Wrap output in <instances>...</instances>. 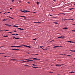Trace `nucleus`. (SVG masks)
Returning a JSON list of instances; mask_svg holds the SVG:
<instances>
[{"mask_svg":"<svg viewBox=\"0 0 75 75\" xmlns=\"http://www.w3.org/2000/svg\"><path fill=\"white\" fill-rule=\"evenodd\" d=\"M12 35H15L14 34H12Z\"/></svg>","mask_w":75,"mask_h":75,"instance_id":"2f4dec72","label":"nucleus"},{"mask_svg":"<svg viewBox=\"0 0 75 75\" xmlns=\"http://www.w3.org/2000/svg\"><path fill=\"white\" fill-rule=\"evenodd\" d=\"M74 72H75V71H71V72H70L69 73H74Z\"/></svg>","mask_w":75,"mask_h":75,"instance_id":"ddd939ff","label":"nucleus"},{"mask_svg":"<svg viewBox=\"0 0 75 75\" xmlns=\"http://www.w3.org/2000/svg\"><path fill=\"white\" fill-rule=\"evenodd\" d=\"M37 60H41V59H37Z\"/></svg>","mask_w":75,"mask_h":75,"instance_id":"37998d69","label":"nucleus"},{"mask_svg":"<svg viewBox=\"0 0 75 75\" xmlns=\"http://www.w3.org/2000/svg\"><path fill=\"white\" fill-rule=\"evenodd\" d=\"M4 20H8V21H9V20H8V19H4Z\"/></svg>","mask_w":75,"mask_h":75,"instance_id":"cd10ccee","label":"nucleus"},{"mask_svg":"<svg viewBox=\"0 0 75 75\" xmlns=\"http://www.w3.org/2000/svg\"><path fill=\"white\" fill-rule=\"evenodd\" d=\"M6 20H3V21H6Z\"/></svg>","mask_w":75,"mask_h":75,"instance_id":"3c124183","label":"nucleus"},{"mask_svg":"<svg viewBox=\"0 0 75 75\" xmlns=\"http://www.w3.org/2000/svg\"><path fill=\"white\" fill-rule=\"evenodd\" d=\"M5 25H7V26H8V25L7 24H5Z\"/></svg>","mask_w":75,"mask_h":75,"instance_id":"f704fd0d","label":"nucleus"},{"mask_svg":"<svg viewBox=\"0 0 75 75\" xmlns=\"http://www.w3.org/2000/svg\"><path fill=\"white\" fill-rule=\"evenodd\" d=\"M33 61V60H31L30 61Z\"/></svg>","mask_w":75,"mask_h":75,"instance_id":"13d9d810","label":"nucleus"},{"mask_svg":"<svg viewBox=\"0 0 75 75\" xmlns=\"http://www.w3.org/2000/svg\"><path fill=\"white\" fill-rule=\"evenodd\" d=\"M7 57V56H4V57Z\"/></svg>","mask_w":75,"mask_h":75,"instance_id":"864d4df0","label":"nucleus"},{"mask_svg":"<svg viewBox=\"0 0 75 75\" xmlns=\"http://www.w3.org/2000/svg\"><path fill=\"white\" fill-rule=\"evenodd\" d=\"M11 47H16V46H11Z\"/></svg>","mask_w":75,"mask_h":75,"instance_id":"f3484780","label":"nucleus"},{"mask_svg":"<svg viewBox=\"0 0 75 75\" xmlns=\"http://www.w3.org/2000/svg\"><path fill=\"white\" fill-rule=\"evenodd\" d=\"M54 40H52V41H50V42H52V41H53Z\"/></svg>","mask_w":75,"mask_h":75,"instance_id":"4d7b16f0","label":"nucleus"},{"mask_svg":"<svg viewBox=\"0 0 75 75\" xmlns=\"http://www.w3.org/2000/svg\"><path fill=\"white\" fill-rule=\"evenodd\" d=\"M15 35H18V34H16Z\"/></svg>","mask_w":75,"mask_h":75,"instance_id":"ea45409f","label":"nucleus"},{"mask_svg":"<svg viewBox=\"0 0 75 75\" xmlns=\"http://www.w3.org/2000/svg\"><path fill=\"white\" fill-rule=\"evenodd\" d=\"M50 16H52V15H50Z\"/></svg>","mask_w":75,"mask_h":75,"instance_id":"052dcab7","label":"nucleus"},{"mask_svg":"<svg viewBox=\"0 0 75 75\" xmlns=\"http://www.w3.org/2000/svg\"><path fill=\"white\" fill-rule=\"evenodd\" d=\"M18 28V29H19V30H24V29H21L18 28Z\"/></svg>","mask_w":75,"mask_h":75,"instance_id":"39448f33","label":"nucleus"},{"mask_svg":"<svg viewBox=\"0 0 75 75\" xmlns=\"http://www.w3.org/2000/svg\"><path fill=\"white\" fill-rule=\"evenodd\" d=\"M8 27H11V25H8Z\"/></svg>","mask_w":75,"mask_h":75,"instance_id":"6ab92c4d","label":"nucleus"},{"mask_svg":"<svg viewBox=\"0 0 75 75\" xmlns=\"http://www.w3.org/2000/svg\"><path fill=\"white\" fill-rule=\"evenodd\" d=\"M36 3H37V4H39V2L38 1L36 2Z\"/></svg>","mask_w":75,"mask_h":75,"instance_id":"c85d7f7f","label":"nucleus"},{"mask_svg":"<svg viewBox=\"0 0 75 75\" xmlns=\"http://www.w3.org/2000/svg\"><path fill=\"white\" fill-rule=\"evenodd\" d=\"M23 62H27V61H23Z\"/></svg>","mask_w":75,"mask_h":75,"instance_id":"473e14b6","label":"nucleus"},{"mask_svg":"<svg viewBox=\"0 0 75 75\" xmlns=\"http://www.w3.org/2000/svg\"><path fill=\"white\" fill-rule=\"evenodd\" d=\"M70 19V20H72L73 21H74V19H71V18H70L69 19Z\"/></svg>","mask_w":75,"mask_h":75,"instance_id":"c756f323","label":"nucleus"},{"mask_svg":"<svg viewBox=\"0 0 75 75\" xmlns=\"http://www.w3.org/2000/svg\"><path fill=\"white\" fill-rule=\"evenodd\" d=\"M23 46H24V47H30V46H28L25 45H24Z\"/></svg>","mask_w":75,"mask_h":75,"instance_id":"9b49d317","label":"nucleus"},{"mask_svg":"<svg viewBox=\"0 0 75 75\" xmlns=\"http://www.w3.org/2000/svg\"><path fill=\"white\" fill-rule=\"evenodd\" d=\"M13 39H19L20 38H15V37H13Z\"/></svg>","mask_w":75,"mask_h":75,"instance_id":"20e7f679","label":"nucleus"},{"mask_svg":"<svg viewBox=\"0 0 75 75\" xmlns=\"http://www.w3.org/2000/svg\"><path fill=\"white\" fill-rule=\"evenodd\" d=\"M3 47V46H2L1 47H0V48H1V47Z\"/></svg>","mask_w":75,"mask_h":75,"instance_id":"09e8293b","label":"nucleus"},{"mask_svg":"<svg viewBox=\"0 0 75 75\" xmlns=\"http://www.w3.org/2000/svg\"><path fill=\"white\" fill-rule=\"evenodd\" d=\"M19 49H12V50H9V51H13V50H19Z\"/></svg>","mask_w":75,"mask_h":75,"instance_id":"f257e3e1","label":"nucleus"},{"mask_svg":"<svg viewBox=\"0 0 75 75\" xmlns=\"http://www.w3.org/2000/svg\"><path fill=\"white\" fill-rule=\"evenodd\" d=\"M67 42H70V43H71V42H71V41H68Z\"/></svg>","mask_w":75,"mask_h":75,"instance_id":"5701e85b","label":"nucleus"},{"mask_svg":"<svg viewBox=\"0 0 75 75\" xmlns=\"http://www.w3.org/2000/svg\"><path fill=\"white\" fill-rule=\"evenodd\" d=\"M10 9H12V8H10Z\"/></svg>","mask_w":75,"mask_h":75,"instance_id":"338daca9","label":"nucleus"},{"mask_svg":"<svg viewBox=\"0 0 75 75\" xmlns=\"http://www.w3.org/2000/svg\"><path fill=\"white\" fill-rule=\"evenodd\" d=\"M37 23H41V22H37Z\"/></svg>","mask_w":75,"mask_h":75,"instance_id":"c03bdc74","label":"nucleus"},{"mask_svg":"<svg viewBox=\"0 0 75 75\" xmlns=\"http://www.w3.org/2000/svg\"><path fill=\"white\" fill-rule=\"evenodd\" d=\"M24 60H26V61H31V60L27 59H23Z\"/></svg>","mask_w":75,"mask_h":75,"instance_id":"7ed1b4c3","label":"nucleus"},{"mask_svg":"<svg viewBox=\"0 0 75 75\" xmlns=\"http://www.w3.org/2000/svg\"><path fill=\"white\" fill-rule=\"evenodd\" d=\"M67 55V56H68V57H71V55Z\"/></svg>","mask_w":75,"mask_h":75,"instance_id":"dca6fc26","label":"nucleus"},{"mask_svg":"<svg viewBox=\"0 0 75 75\" xmlns=\"http://www.w3.org/2000/svg\"><path fill=\"white\" fill-rule=\"evenodd\" d=\"M34 23H37V22H34Z\"/></svg>","mask_w":75,"mask_h":75,"instance_id":"774afa93","label":"nucleus"},{"mask_svg":"<svg viewBox=\"0 0 75 75\" xmlns=\"http://www.w3.org/2000/svg\"><path fill=\"white\" fill-rule=\"evenodd\" d=\"M55 24H58V23L57 22H54Z\"/></svg>","mask_w":75,"mask_h":75,"instance_id":"de8ad7c7","label":"nucleus"},{"mask_svg":"<svg viewBox=\"0 0 75 75\" xmlns=\"http://www.w3.org/2000/svg\"><path fill=\"white\" fill-rule=\"evenodd\" d=\"M66 20H70V19H66Z\"/></svg>","mask_w":75,"mask_h":75,"instance_id":"a19ab883","label":"nucleus"},{"mask_svg":"<svg viewBox=\"0 0 75 75\" xmlns=\"http://www.w3.org/2000/svg\"><path fill=\"white\" fill-rule=\"evenodd\" d=\"M2 54H4V53H2Z\"/></svg>","mask_w":75,"mask_h":75,"instance_id":"e2e57ef3","label":"nucleus"},{"mask_svg":"<svg viewBox=\"0 0 75 75\" xmlns=\"http://www.w3.org/2000/svg\"><path fill=\"white\" fill-rule=\"evenodd\" d=\"M40 47H44L42 46H41Z\"/></svg>","mask_w":75,"mask_h":75,"instance_id":"69168bd1","label":"nucleus"},{"mask_svg":"<svg viewBox=\"0 0 75 75\" xmlns=\"http://www.w3.org/2000/svg\"><path fill=\"white\" fill-rule=\"evenodd\" d=\"M63 38V37L61 36V37H59L57 38Z\"/></svg>","mask_w":75,"mask_h":75,"instance_id":"1a4fd4ad","label":"nucleus"},{"mask_svg":"<svg viewBox=\"0 0 75 75\" xmlns=\"http://www.w3.org/2000/svg\"><path fill=\"white\" fill-rule=\"evenodd\" d=\"M33 68H35V69H36V68H37L38 67H33Z\"/></svg>","mask_w":75,"mask_h":75,"instance_id":"4468645a","label":"nucleus"},{"mask_svg":"<svg viewBox=\"0 0 75 75\" xmlns=\"http://www.w3.org/2000/svg\"><path fill=\"white\" fill-rule=\"evenodd\" d=\"M63 30H67V29H68V28H63Z\"/></svg>","mask_w":75,"mask_h":75,"instance_id":"6e6552de","label":"nucleus"},{"mask_svg":"<svg viewBox=\"0 0 75 75\" xmlns=\"http://www.w3.org/2000/svg\"><path fill=\"white\" fill-rule=\"evenodd\" d=\"M16 32H17V31L16 30H14V32L15 33H16Z\"/></svg>","mask_w":75,"mask_h":75,"instance_id":"8fccbe9b","label":"nucleus"},{"mask_svg":"<svg viewBox=\"0 0 75 75\" xmlns=\"http://www.w3.org/2000/svg\"><path fill=\"white\" fill-rule=\"evenodd\" d=\"M38 55V54H35V55Z\"/></svg>","mask_w":75,"mask_h":75,"instance_id":"7c9ffc66","label":"nucleus"},{"mask_svg":"<svg viewBox=\"0 0 75 75\" xmlns=\"http://www.w3.org/2000/svg\"><path fill=\"white\" fill-rule=\"evenodd\" d=\"M24 66H27V67H29V66L28 65H27V64H25V65H24Z\"/></svg>","mask_w":75,"mask_h":75,"instance_id":"b1692460","label":"nucleus"},{"mask_svg":"<svg viewBox=\"0 0 75 75\" xmlns=\"http://www.w3.org/2000/svg\"><path fill=\"white\" fill-rule=\"evenodd\" d=\"M42 50H44L45 51L46 50H47V49H43V48H42Z\"/></svg>","mask_w":75,"mask_h":75,"instance_id":"412c9836","label":"nucleus"},{"mask_svg":"<svg viewBox=\"0 0 75 75\" xmlns=\"http://www.w3.org/2000/svg\"><path fill=\"white\" fill-rule=\"evenodd\" d=\"M4 31H9V30H4Z\"/></svg>","mask_w":75,"mask_h":75,"instance_id":"a211bd4d","label":"nucleus"},{"mask_svg":"<svg viewBox=\"0 0 75 75\" xmlns=\"http://www.w3.org/2000/svg\"><path fill=\"white\" fill-rule=\"evenodd\" d=\"M13 27H16V25H14L13 26Z\"/></svg>","mask_w":75,"mask_h":75,"instance_id":"e433bc0d","label":"nucleus"},{"mask_svg":"<svg viewBox=\"0 0 75 75\" xmlns=\"http://www.w3.org/2000/svg\"><path fill=\"white\" fill-rule=\"evenodd\" d=\"M71 31L75 32V30H71Z\"/></svg>","mask_w":75,"mask_h":75,"instance_id":"a878e982","label":"nucleus"},{"mask_svg":"<svg viewBox=\"0 0 75 75\" xmlns=\"http://www.w3.org/2000/svg\"><path fill=\"white\" fill-rule=\"evenodd\" d=\"M4 37H8V35L4 36Z\"/></svg>","mask_w":75,"mask_h":75,"instance_id":"393cba45","label":"nucleus"},{"mask_svg":"<svg viewBox=\"0 0 75 75\" xmlns=\"http://www.w3.org/2000/svg\"><path fill=\"white\" fill-rule=\"evenodd\" d=\"M28 4H30V2H28Z\"/></svg>","mask_w":75,"mask_h":75,"instance_id":"6e6d98bb","label":"nucleus"},{"mask_svg":"<svg viewBox=\"0 0 75 75\" xmlns=\"http://www.w3.org/2000/svg\"><path fill=\"white\" fill-rule=\"evenodd\" d=\"M72 43H75V42H72Z\"/></svg>","mask_w":75,"mask_h":75,"instance_id":"49530a36","label":"nucleus"},{"mask_svg":"<svg viewBox=\"0 0 75 75\" xmlns=\"http://www.w3.org/2000/svg\"><path fill=\"white\" fill-rule=\"evenodd\" d=\"M12 60H13V61H15V60H16V59H12Z\"/></svg>","mask_w":75,"mask_h":75,"instance_id":"603ef678","label":"nucleus"},{"mask_svg":"<svg viewBox=\"0 0 75 75\" xmlns=\"http://www.w3.org/2000/svg\"><path fill=\"white\" fill-rule=\"evenodd\" d=\"M14 0H12V2H13V1H14Z\"/></svg>","mask_w":75,"mask_h":75,"instance_id":"bf43d9fd","label":"nucleus"},{"mask_svg":"<svg viewBox=\"0 0 75 75\" xmlns=\"http://www.w3.org/2000/svg\"><path fill=\"white\" fill-rule=\"evenodd\" d=\"M25 11L26 12H30V11H28L26 10V11Z\"/></svg>","mask_w":75,"mask_h":75,"instance_id":"2eb2a0df","label":"nucleus"},{"mask_svg":"<svg viewBox=\"0 0 75 75\" xmlns=\"http://www.w3.org/2000/svg\"><path fill=\"white\" fill-rule=\"evenodd\" d=\"M8 34H10V33H11V32H8Z\"/></svg>","mask_w":75,"mask_h":75,"instance_id":"79ce46f5","label":"nucleus"},{"mask_svg":"<svg viewBox=\"0 0 75 75\" xmlns=\"http://www.w3.org/2000/svg\"><path fill=\"white\" fill-rule=\"evenodd\" d=\"M16 27H18V26H16Z\"/></svg>","mask_w":75,"mask_h":75,"instance_id":"0e129e2a","label":"nucleus"},{"mask_svg":"<svg viewBox=\"0 0 75 75\" xmlns=\"http://www.w3.org/2000/svg\"><path fill=\"white\" fill-rule=\"evenodd\" d=\"M11 18V19H12L13 20V19H14V18H11V17H10Z\"/></svg>","mask_w":75,"mask_h":75,"instance_id":"c9c22d12","label":"nucleus"},{"mask_svg":"<svg viewBox=\"0 0 75 75\" xmlns=\"http://www.w3.org/2000/svg\"><path fill=\"white\" fill-rule=\"evenodd\" d=\"M27 62H30V63H31V62H34L35 63L36 62H29V61H27Z\"/></svg>","mask_w":75,"mask_h":75,"instance_id":"423d86ee","label":"nucleus"},{"mask_svg":"<svg viewBox=\"0 0 75 75\" xmlns=\"http://www.w3.org/2000/svg\"><path fill=\"white\" fill-rule=\"evenodd\" d=\"M32 65H33V66H35V64H32Z\"/></svg>","mask_w":75,"mask_h":75,"instance_id":"72a5a7b5","label":"nucleus"},{"mask_svg":"<svg viewBox=\"0 0 75 75\" xmlns=\"http://www.w3.org/2000/svg\"><path fill=\"white\" fill-rule=\"evenodd\" d=\"M70 51H71V52H74V51L72 50H70Z\"/></svg>","mask_w":75,"mask_h":75,"instance_id":"4be33fe9","label":"nucleus"},{"mask_svg":"<svg viewBox=\"0 0 75 75\" xmlns=\"http://www.w3.org/2000/svg\"><path fill=\"white\" fill-rule=\"evenodd\" d=\"M20 16L21 17H24V18H26V17L24 16Z\"/></svg>","mask_w":75,"mask_h":75,"instance_id":"f8f14e48","label":"nucleus"},{"mask_svg":"<svg viewBox=\"0 0 75 75\" xmlns=\"http://www.w3.org/2000/svg\"><path fill=\"white\" fill-rule=\"evenodd\" d=\"M73 8H70V10H72V9H73Z\"/></svg>","mask_w":75,"mask_h":75,"instance_id":"58836bf2","label":"nucleus"},{"mask_svg":"<svg viewBox=\"0 0 75 75\" xmlns=\"http://www.w3.org/2000/svg\"><path fill=\"white\" fill-rule=\"evenodd\" d=\"M36 39H37V38H35V39H33V41H34V40H36Z\"/></svg>","mask_w":75,"mask_h":75,"instance_id":"bb28decb","label":"nucleus"},{"mask_svg":"<svg viewBox=\"0 0 75 75\" xmlns=\"http://www.w3.org/2000/svg\"><path fill=\"white\" fill-rule=\"evenodd\" d=\"M22 45H21V46H19V47H22Z\"/></svg>","mask_w":75,"mask_h":75,"instance_id":"a18cd8bd","label":"nucleus"},{"mask_svg":"<svg viewBox=\"0 0 75 75\" xmlns=\"http://www.w3.org/2000/svg\"><path fill=\"white\" fill-rule=\"evenodd\" d=\"M16 47H19V46H16Z\"/></svg>","mask_w":75,"mask_h":75,"instance_id":"4c0bfd02","label":"nucleus"},{"mask_svg":"<svg viewBox=\"0 0 75 75\" xmlns=\"http://www.w3.org/2000/svg\"><path fill=\"white\" fill-rule=\"evenodd\" d=\"M10 13V12H8L7 13Z\"/></svg>","mask_w":75,"mask_h":75,"instance_id":"680f3d73","label":"nucleus"},{"mask_svg":"<svg viewBox=\"0 0 75 75\" xmlns=\"http://www.w3.org/2000/svg\"><path fill=\"white\" fill-rule=\"evenodd\" d=\"M61 55H63V54H60Z\"/></svg>","mask_w":75,"mask_h":75,"instance_id":"5fc2aeb1","label":"nucleus"},{"mask_svg":"<svg viewBox=\"0 0 75 75\" xmlns=\"http://www.w3.org/2000/svg\"><path fill=\"white\" fill-rule=\"evenodd\" d=\"M21 12H23V13H25V12L24 11H23L22 10H21Z\"/></svg>","mask_w":75,"mask_h":75,"instance_id":"aec40b11","label":"nucleus"},{"mask_svg":"<svg viewBox=\"0 0 75 75\" xmlns=\"http://www.w3.org/2000/svg\"><path fill=\"white\" fill-rule=\"evenodd\" d=\"M56 67H61V65H59V64H56Z\"/></svg>","mask_w":75,"mask_h":75,"instance_id":"0eeeda50","label":"nucleus"},{"mask_svg":"<svg viewBox=\"0 0 75 75\" xmlns=\"http://www.w3.org/2000/svg\"><path fill=\"white\" fill-rule=\"evenodd\" d=\"M30 59H33V60H37V59L36 58H30Z\"/></svg>","mask_w":75,"mask_h":75,"instance_id":"f03ea898","label":"nucleus"},{"mask_svg":"<svg viewBox=\"0 0 75 75\" xmlns=\"http://www.w3.org/2000/svg\"><path fill=\"white\" fill-rule=\"evenodd\" d=\"M57 47H59V46H55L54 47V48H57Z\"/></svg>","mask_w":75,"mask_h":75,"instance_id":"9d476101","label":"nucleus"}]
</instances>
